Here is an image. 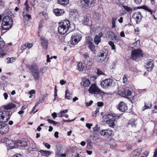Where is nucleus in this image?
<instances>
[{"mask_svg":"<svg viewBox=\"0 0 157 157\" xmlns=\"http://www.w3.org/2000/svg\"><path fill=\"white\" fill-rule=\"evenodd\" d=\"M16 105L12 103L4 106V110L0 111V123L3 122L4 120L6 118V121L10 119V116L12 115L10 110L16 107Z\"/></svg>","mask_w":157,"mask_h":157,"instance_id":"nucleus-1","label":"nucleus"},{"mask_svg":"<svg viewBox=\"0 0 157 157\" xmlns=\"http://www.w3.org/2000/svg\"><path fill=\"white\" fill-rule=\"evenodd\" d=\"M29 69L35 80H38L40 77V74L45 73L47 70V68L45 67L41 68L39 70L38 66L36 63L33 64L30 67Z\"/></svg>","mask_w":157,"mask_h":157,"instance_id":"nucleus-2","label":"nucleus"},{"mask_svg":"<svg viewBox=\"0 0 157 157\" xmlns=\"http://www.w3.org/2000/svg\"><path fill=\"white\" fill-rule=\"evenodd\" d=\"M71 28L69 21L65 20L63 22L59 23L58 28V31L60 34H64L68 31H69V32L71 31L72 30Z\"/></svg>","mask_w":157,"mask_h":157,"instance_id":"nucleus-3","label":"nucleus"},{"mask_svg":"<svg viewBox=\"0 0 157 157\" xmlns=\"http://www.w3.org/2000/svg\"><path fill=\"white\" fill-rule=\"evenodd\" d=\"M13 21L12 18L10 16H6L3 19L2 26V29L8 30L10 29L13 25Z\"/></svg>","mask_w":157,"mask_h":157,"instance_id":"nucleus-4","label":"nucleus"},{"mask_svg":"<svg viewBox=\"0 0 157 157\" xmlns=\"http://www.w3.org/2000/svg\"><path fill=\"white\" fill-rule=\"evenodd\" d=\"M115 85L114 81L110 78L103 80L100 83L101 87L105 90L108 89Z\"/></svg>","mask_w":157,"mask_h":157,"instance_id":"nucleus-5","label":"nucleus"},{"mask_svg":"<svg viewBox=\"0 0 157 157\" xmlns=\"http://www.w3.org/2000/svg\"><path fill=\"white\" fill-rule=\"evenodd\" d=\"M119 94L121 96L128 98H132V96L131 90L128 87H126L123 88L118 92Z\"/></svg>","mask_w":157,"mask_h":157,"instance_id":"nucleus-6","label":"nucleus"},{"mask_svg":"<svg viewBox=\"0 0 157 157\" xmlns=\"http://www.w3.org/2000/svg\"><path fill=\"white\" fill-rule=\"evenodd\" d=\"M143 57V55L141 50L140 49H135L132 51L131 58L132 60H136Z\"/></svg>","mask_w":157,"mask_h":157,"instance_id":"nucleus-7","label":"nucleus"},{"mask_svg":"<svg viewBox=\"0 0 157 157\" xmlns=\"http://www.w3.org/2000/svg\"><path fill=\"white\" fill-rule=\"evenodd\" d=\"M105 118L107 119V123L108 124L110 127L114 128L115 126L114 123L116 117L113 114H108L106 115Z\"/></svg>","mask_w":157,"mask_h":157,"instance_id":"nucleus-8","label":"nucleus"},{"mask_svg":"<svg viewBox=\"0 0 157 157\" xmlns=\"http://www.w3.org/2000/svg\"><path fill=\"white\" fill-rule=\"evenodd\" d=\"M95 0H80L81 5L85 8L90 7L94 5Z\"/></svg>","mask_w":157,"mask_h":157,"instance_id":"nucleus-9","label":"nucleus"},{"mask_svg":"<svg viewBox=\"0 0 157 157\" xmlns=\"http://www.w3.org/2000/svg\"><path fill=\"white\" fill-rule=\"evenodd\" d=\"M82 37L80 35L78 34L72 35L71 37V39L69 41L70 44L75 45L80 41Z\"/></svg>","mask_w":157,"mask_h":157,"instance_id":"nucleus-10","label":"nucleus"},{"mask_svg":"<svg viewBox=\"0 0 157 157\" xmlns=\"http://www.w3.org/2000/svg\"><path fill=\"white\" fill-rule=\"evenodd\" d=\"M88 91L91 94H99L101 93V90L95 84H92L88 89Z\"/></svg>","mask_w":157,"mask_h":157,"instance_id":"nucleus-11","label":"nucleus"},{"mask_svg":"<svg viewBox=\"0 0 157 157\" xmlns=\"http://www.w3.org/2000/svg\"><path fill=\"white\" fill-rule=\"evenodd\" d=\"M0 124V133L2 134L7 133L9 131L8 125L3 122Z\"/></svg>","mask_w":157,"mask_h":157,"instance_id":"nucleus-12","label":"nucleus"},{"mask_svg":"<svg viewBox=\"0 0 157 157\" xmlns=\"http://www.w3.org/2000/svg\"><path fill=\"white\" fill-rule=\"evenodd\" d=\"M117 108L121 112H124L128 109L127 105L122 101L119 103L117 107Z\"/></svg>","mask_w":157,"mask_h":157,"instance_id":"nucleus-13","label":"nucleus"},{"mask_svg":"<svg viewBox=\"0 0 157 157\" xmlns=\"http://www.w3.org/2000/svg\"><path fill=\"white\" fill-rule=\"evenodd\" d=\"M113 132L112 130L109 128L108 129L101 130L100 132V134L104 136H111L113 135Z\"/></svg>","mask_w":157,"mask_h":157,"instance_id":"nucleus-14","label":"nucleus"},{"mask_svg":"<svg viewBox=\"0 0 157 157\" xmlns=\"http://www.w3.org/2000/svg\"><path fill=\"white\" fill-rule=\"evenodd\" d=\"M2 39L1 37H0V57H3L6 54V52L4 50L2 49L4 45V42L3 41H2Z\"/></svg>","mask_w":157,"mask_h":157,"instance_id":"nucleus-15","label":"nucleus"},{"mask_svg":"<svg viewBox=\"0 0 157 157\" xmlns=\"http://www.w3.org/2000/svg\"><path fill=\"white\" fill-rule=\"evenodd\" d=\"M154 67V61L151 60H149L147 61L146 68L147 71H151Z\"/></svg>","mask_w":157,"mask_h":157,"instance_id":"nucleus-16","label":"nucleus"},{"mask_svg":"<svg viewBox=\"0 0 157 157\" xmlns=\"http://www.w3.org/2000/svg\"><path fill=\"white\" fill-rule=\"evenodd\" d=\"M132 17L136 19V23H138L142 17V16L140 12L138 11L135 13L132 16Z\"/></svg>","mask_w":157,"mask_h":157,"instance_id":"nucleus-17","label":"nucleus"},{"mask_svg":"<svg viewBox=\"0 0 157 157\" xmlns=\"http://www.w3.org/2000/svg\"><path fill=\"white\" fill-rule=\"evenodd\" d=\"M83 56L84 57V63L85 65L88 66H91L92 64V63L89 59V56L87 52H85Z\"/></svg>","mask_w":157,"mask_h":157,"instance_id":"nucleus-18","label":"nucleus"},{"mask_svg":"<svg viewBox=\"0 0 157 157\" xmlns=\"http://www.w3.org/2000/svg\"><path fill=\"white\" fill-rule=\"evenodd\" d=\"M70 17L74 19L78 18L79 16L78 11L75 9L71 10L70 13Z\"/></svg>","mask_w":157,"mask_h":157,"instance_id":"nucleus-19","label":"nucleus"},{"mask_svg":"<svg viewBox=\"0 0 157 157\" xmlns=\"http://www.w3.org/2000/svg\"><path fill=\"white\" fill-rule=\"evenodd\" d=\"M142 149L140 148L136 149L132 152L130 157H138Z\"/></svg>","mask_w":157,"mask_h":157,"instance_id":"nucleus-20","label":"nucleus"},{"mask_svg":"<svg viewBox=\"0 0 157 157\" xmlns=\"http://www.w3.org/2000/svg\"><path fill=\"white\" fill-rule=\"evenodd\" d=\"M53 12L56 16H59L63 14L64 11L63 9H56L53 10Z\"/></svg>","mask_w":157,"mask_h":157,"instance_id":"nucleus-21","label":"nucleus"},{"mask_svg":"<svg viewBox=\"0 0 157 157\" xmlns=\"http://www.w3.org/2000/svg\"><path fill=\"white\" fill-rule=\"evenodd\" d=\"M103 34L101 32L99 33L98 35L95 36L94 38V41L96 44L98 45L101 42V38Z\"/></svg>","mask_w":157,"mask_h":157,"instance_id":"nucleus-22","label":"nucleus"},{"mask_svg":"<svg viewBox=\"0 0 157 157\" xmlns=\"http://www.w3.org/2000/svg\"><path fill=\"white\" fill-rule=\"evenodd\" d=\"M24 5L25 6V7L23 8L22 11L23 15H25V14L28 13H29V10L30 8V7L28 3L27 0L26 1Z\"/></svg>","mask_w":157,"mask_h":157,"instance_id":"nucleus-23","label":"nucleus"},{"mask_svg":"<svg viewBox=\"0 0 157 157\" xmlns=\"http://www.w3.org/2000/svg\"><path fill=\"white\" fill-rule=\"evenodd\" d=\"M18 146L21 147H25L27 145V142L26 140H22L19 141L17 143Z\"/></svg>","mask_w":157,"mask_h":157,"instance_id":"nucleus-24","label":"nucleus"},{"mask_svg":"<svg viewBox=\"0 0 157 157\" xmlns=\"http://www.w3.org/2000/svg\"><path fill=\"white\" fill-rule=\"evenodd\" d=\"M6 144L10 148L15 147V142L12 140H8L6 141Z\"/></svg>","mask_w":157,"mask_h":157,"instance_id":"nucleus-25","label":"nucleus"},{"mask_svg":"<svg viewBox=\"0 0 157 157\" xmlns=\"http://www.w3.org/2000/svg\"><path fill=\"white\" fill-rule=\"evenodd\" d=\"M151 107L152 104L151 102L144 103V105L142 108V110L144 111L146 109H151Z\"/></svg>","mask_w":157,"mask_h":157,"instance_id":"nucleus-26","label":"nucleus"},{"mask_svg":"<svg viewBox=\"0 0 157 157\" xmlns=\"http://www.w3.org/2000/svg\"><path fill=\"white\" fill-rule=\"evenodd\" d=\"M81 17V19H82V21L83 24L85 25H87L89 23L90 20L87 16L84 15H82Z\"/></svg>","mask_w":157,"mask_h":157,"instance_id":"nucleus-27","label":"nucleus"},{"mask_svg":"<svg viewBox=\"0 0 157 157\" xmlns=\"http://www.w3.org/2000/svg\"><path fill=\"white\" fill-rule=\"evenodd\" d=\"M41 155L43 156L48 157L51 154V152L46 150H41L39 151Z\"/></svg>","mask_w":157,"mask_h":157,"instance_id":"nucleus-28","label":"nucleus"},{"mask_svg":"<svg viewBox=\"0 0 157 157\" xmlns=\"http://www.w3.org/2000/svg\"><path fill=\"white\" fill-rule=\"evenodd\" d=\"M108 37L109 38H111L112 40H118L117 36L112 31L109 33V34L108 36Z\"/></svg>","mask_w":157,"mask_h":157,"instance_id":"nucleus-29","label":"nucleus"},{"mask_svg":"<svg viewBox=\"0 0 157 157\" xmlns=\"http://www.w3.org/2000/svg\"><path fill=\"white\" fill-rule=\"evenodd\" d=\"M24 21L25 25H27L28 24L29 20H28L26 18L28 17L29 19L31 18V16L30 15L28 14V13L25 14V15H23Z\"/></svg>","mask_w":157,"mask_h":157,"instance_id":"nucleus-30","label":"nucleus"},{"mask_svg":"<svg viewBox=\"0 0 157 157\" xmlns=\"http://www.w3.org/2000/svg\"><path fill=\"white\" fill-rule=\"evenodd\" d=\"M41 44L44 48L46 49L47 48L48 41L45 39L40 38Z\"/></svg>","mask_w":157,"mask_h":157,"instance_id":"nucleus-31","label":"nucleus"},{"mask_svg":"<svg viewBox=\"0 0 157 157\" xmlns=\"http://www.w3.org/2000/svg\"><path fill=\"white\" fill-rule=\"evenodd\" d=\"M57 1L59 4L63 6L67 5L69 2V0H57Z\"/></svg>","mask_w":157,"mask_h":157,"instance_id":"nucleus-32","label":"nucleus"},{"mask_svg":"<svg viewBox=\"0 0 157 157\" xmlns=\"http://www.w3.org/2000/svg\"><path fill=\"white\" fill-rule=\"evenodd\" d=\"M83 85L85 87L88 86L90 84V82L89 80L86 78L83 79Z\"/></svg>","mask_w":157,"mask_h":157,"instance_id":"nucleus-33","label":"nucleus"},{"mask_svg":"<svg viewBox=\"0 0 157 157\" xmlns=\"http://www.w3.org/2000/svg\"><path fill=\"white\" fill-rule=\"evenodd\" d=\"M107 53L104 52H101L100 55L99 56V57L102 58V59H100V61L102 62L106 58Z\"/></svg>","mask_w":157,"mask_h":157,"instance_id":"nucleus-34","label":"nucleus"},{"mask_svg":"<svg viewBox=\"0 0 157 157\" xmlns=\"http://www.w3.org/2000/svg\"><path fill=\"white\" fill-rule=\"evenodd\" d=\"M117 19L116 17H112L111 20V24L112 25L111 28L112 29L115 28L116 27V21L117 20Z\"/></svg>","mask_w":157,"mask_h":157,"instance_id":"nucleus-35","label":"nucleus"},{"mask_svg":"<svg viewBox=\"0 0 157 157\" xmlns=\"http://www.w3.org/2000/svg\"><path fill=\"white\" fill-rule=\"evenodd\" d=\"M65 98L68 100H71L72 98L71 94L69 92V90L67 89H66L65 91Z\"/></svg>","mask_w":157,"mask_h":157,"instance_id":"nucleus-36","label":"nucleus"},{"mask_svg":"<svg viewBox=\"0 0 157 157\" xmlns=\"http://www.w3.org/2000/svg\"><path fill=\"white\" fill-rule=\"evenodd\" d=\"M88 48L89 49L94 53L95 52V50L94 49L95 48V46L93 43H91L88 45Z\"/></svg>","mask_w":157,"mask_h":157,"instance_id":"nucleus-37","label":"nucleus"},{"mask_svg":"<svg viewBox=\"0 0 157 157\" xmlns=\"http://www.w3.org/2000/svg\"><path fill=\"white\" fill-rule=\"evenodd\" d=\"M77 67L79 71H82L84 69V66L82 65V63H78V64Z\"/></svg>","mask_w":157,"mask_h":157,"instance_id":"nucleus-38","label":"nucleus"},{"mask_svg":"<svg viewBox=\"0 0 157 157\" xmlns=\"http://www.w3.org/2000/svg\"><path fill=\"white\" fill-rule=\"evenodd\" d=\"M86 40L85 42L86 44L88 45L92 42V39L90 37L87 36L86 37Z\"/></svg>","mask_w":157,"mask_h":157,"instance_id":"nucleus-39","label":"nucleus"},{"mask_svg":"<svg viewBox=\"0 0 157 157\" xmlns=\"http://www.w3.org/2000/svg\"><path fill=\"white\" fill-rule=\"evenodd\" d=\"M122 6L124 9L126 11H127L128 12L131 13L132 12L133 9L131 7L123 5Z\"/></svg>","mask_w":157,"mask_h":157,"instance_id":"nucleus-40","label":"nucleus"},{"mask_svg":"<svg viewBox=\"0 0 157 157\" xmlns=\"http://www.w3.org/2000/svg\"><path fill=\"white\" fill-rule=\"evenodd\" d=\"M109 145L111 148H113L116 147L117 144L113 140H111L110 141Z\"/></svg>","mask_w":157,"mask_h":157,"instance_id":"nucleus-41","label":"nucleus"},{"mask_svg":"<svg viewBox=\"0 0 157 157\" xmlns=\"http://www.w3.org/2000/svg\"><path fill=\"white\" fill-rule=\"evenodd\" d=\"M128 124H131L132 127H136V123L134 119H131L128 122Z\"/></svg>","mask_w":157,"mask_h":157,"instance_id":"nucleus-42","label":"nucleus"},{"mask_svg":"<svg viewBox=\"0 0 157 157\" xmlns=\"http://www.w3.org/2000/svg\"><path fill=\"white\" fill-rule=\"evenodd\" d=\"M15 59L13 57L11 58H8L6 59V61L7 63H9L13 62L15 61Z\"/></svg>","mask_w":157,"mask_h":157,"instance_id":"nucleus-43","label":"nucleus"},{"mask_svg":"<svg viewBox=\"0 0 157 157\" xmlns=\"http://www.w3.org/2000/svg\"><path fill=\"white\" fill-rule=\"evenodd\" d=\"M100 128L98 127V126L96 125L93 128V132L94 133H97L99 131Z\"/></svg>","mask_w":157,"mask_h":157,"instance_id":"nucleus-44","label":"nucleus"},{"mask_svg":"<svg viewBox=\"0 0 157 157\" xmlns=\"http://www.w3.org/2000/svg\"><path fill=\"white\" fill-rule=\"evenodd\" d=\"M108 44L111 47V49L112 50H114L115 49V46L113 42L111 41H109Z\"/></svg>","mask_w":157,"mask_h":157,"instance_id":"nucleus-45","label":"nucleus"},{"mask_svg":"<svg viewBox=\"0 0 157 157\" xmlns=\"http://www.w3.org/2000/svg\"><path fill=\"white\" fill-rule=\"evenodd\" d=\"M149 153V152L148 151H146L141 154V157H147Z\"/></svg>","mask_w":157,"mask_h":157,"instance_id":"nucleus-46","label":"nucleus"},{"mask_svg":"<svg viewBox=\"0 0 157 157\" xmlns=\"http://www.w3.org/2000/svg\"><path fill=\"white\" fill-rule=\"evenodd\" d=\"M47 121L49 123L52 124L53 125H56L58 124L57 122L50 119H48Z\"/></svg>","mask_w":157,"mask_h":157,"instance_id":"nucleus-47","label":"nucleus"},{"mask_svg":"<svg viewBox=\"0 0 157 157\" xmlns=\"http://www.w3.org/2000/svg\"><path fill=\"white\" fill-rule=\"evenodd\" d=\"M144 10H147L148 12L150 13H151V14H152L153 12H152V11L151 10V9L148 8L147 6H144Z\"/></svg>","mask_w":157,"mask_h":157,"instance_id":"nucleus-48","label":"nucleus"},{"mask_svg":"<svg viewBox=\"0 0 157 157\" xmlns=\"http://www.w3.org/2000/svg\"><path fill=\"white\" fill-rule=\"evenodd\" d=\"M126 147L127 149L128 150L131 151L132 150V147L131 145L127 144L126 145Z\"/></svg>","mask_w":157,"mask_h":157,"instance_id":"nucleus-49","label":"nucleus"},{"mask_svg":"<svg viewBox=\"0 0 157 157\" xmlns=\"http://www.w3.org/2000/svg\"><path fill=\"white\" fill-rule=\"evenodd\" d=\"M97 73L98 75H102L103 74V72L99 69H97Z\"/></svg>","mask_w":157,"mask_h":157,"instance_id":"nucleus-50","label":"nucleus"},{"mask_svg":"<svg viewBox=\"0 0 157 157\" xmlns=\"http://www.w3.org/2000/svg\"><path fill=\"white\" fill-rule=\"evenodd\" d=\"M127 76H126L125 75H124L123 78V82L124 83H125L127 81L128 78Z\"/></svg>","mask_w":157,"mask_h":157,"instance_id":"nucleus-51","label":"nucleus"},{"mask_svg":"<svg viewBox=\"0 0 157 157\" xmlns=\"http://www.w3.org/2000/svg\"><path fill=\"white\" fill-rule=\"evenodd\" d=\"M140 44V41L139 40H137V41H136L135 42L133 43V45L135 47H136L137 45H139Z\"/></svg>","mask_w":157,"mask_h":157,"instance_id":"nucleus-52","label":"nucleus"},{"mask_svg":"<svg viewBox=\"0 0 157 157\" xmlns=\"http://www.w3.org/2000/svg\"><path fill=\"white\" fill-rule=\"evenodd\" d=\"M44 146L47 148L48 149H49L51 147V145H50V144H48V143H44Z\"/></svg>","mask_w":157,"mask_h":157,"instance_id":"nucleus-53","label":"nucleus"},{"mask_svg":"<svg viewBox=\"0 0 157 157\" xmlns=\"http://www.w3.org/2000/svg\"><path fill=\"white\" fill-rule=\"evenodd\" d=\"M27 46V47L29 48H31L33 46V44L32 43H26Z\"/></svg>","mask_w":157,"mask_h":157,"instance_id":"nucleus-54","label":"nucleus"},{"mask_svg":"<svg viewBox=\"0 0 157 157\" xmlns=\"http://www.w3.org/2000/svg\"><path fill=\"white\" fill-rule=\"evenodd\" d=\"M27 48V47L26 44H24L22 45L21 46L20 49L21 50H23L26 49Z\"/></svg>","mask_w":157,"mask_h":157,"instance_id":"nucleus-55","label":"nucleus"},{"mask_svg":"<svg viewBox=\"0 0 157 157\" xmlns=\"http://www.w3.org/2000/svg\"><path fill=\"white\" fill-rule=\"evenodd\" d=\"M99 108L98 107H97L96 111L93 113V116H94V114L96 115V114L98 113L99 112Z\"/></svg>","mask_w":157,"mask_h":157,"instance_id":"nucleus-56","label":"nucleus"},{"mask_svg":"<svg viewBox=\"0 0 157 157\" xmlns=\"http://www.w3.org/2000/svg\"><path fill=\"white\" fill-rule=\"evenodd\" d=\"M93 103V101L92 100H91L89 102H86L85 103V104L86 106L88 107L90 106Z\"/></svg>","mask_w":157,"mask_h":157,"instance_id":"nucleus-57","label":"nucleus"},{"mask_svg":"<svg viewBox=\"0 0 157 157\" xmlns=\"http://www.w3.org/2000/svg\"><path fill=\"white\" fill-rule=\"evenodd\" d=\"M135 3L137 5H139L142 2V0H134Z\"/></svg>","mask_w":157,"mask_h":157,"instance_id":"nucleus-58","label":"nucleus"},{"mask_svg":"<svg viewBox=\"0 0 157 157\" xmlns=\"http://www.w3.org/2000/svg\"><path fill=\"white\" fill-rule=\"evenodd\" d=\"M68 111V110L67 109L64 110H63L62 111V113H63L62 115V117H64V115H65V113H67Z\"/></svg>","mask_w":157,"mask_h":157,"instance_id":"nucleus-59","label":"nucleus"},{"mask_svg":"<svg viewBox=\"0 0 157 157\" xmlns=\"http://www.w3.org/2000/svg\"><path fill=\"white\" fill-rule=\"evenodd\" d=\"M4 6V2L2 1H0V8L3 7Z\"/></svg>","mask_w":157,"mask_h":157,"instance_id":"nucleus-60","label":"nucleus"},{"mask_svg":"<svg viewBox=\"0 0 157 157\" xmlns=\"http://www.w3.org/2000/svg\"><path fill=\"white\" fill-rule=\"evenodd\" d=\"M43 22L42 21H40L39 24V28L40 29L43 27Z\"/></svg>","mask_w":157,"mask_h":157,"instance_id":"nucleus-61","label":"nucleus"},{"mask_svg":"<svg viewBox=\"0 0 157 157\" xmlns=\"http://www.w3.org/2000/svg\"><path fill=\"white\" fill-rule=\"evenodd\" d=\"M52 116L53 117V118L55 119V118L57 117V114L56 112H54L52 114Z\"/></svg>","mask_w":157,"mask_h":157,"instance_id":"nucleus-62","label":"nucleus"},{"mask_svg":"<svg viewBox=\"0 0 157 157\" xmlns=\"http://www.w3.org/2000/svg\"><path fill=\"white\" fill-rule=\"evenodd\" d=\"M154 109L153 111V113H157V106L155 105L154 106Z\"/></svg>","mask_w":157,"mask_h":157,"instance_id":"nucleus-63","label":"nucleus"},{"mask_svg":"<svg viewBox=\"0 0 157 157\" xmlns=\"http://www.w3.org/2000/svg\"><path fill=\"white\" fill-rule=\"evenodd\" d=\"M12 157H21V155L19 154H16Z\"/></svg>","mask_w":157,"mask_h":157,"instance_id":"nucleus-64","label":"nucleus"}]
</instances>
